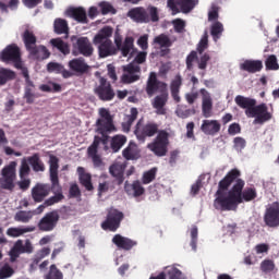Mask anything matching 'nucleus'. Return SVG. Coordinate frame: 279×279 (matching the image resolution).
<instances>
[{
  "mask_svg": "<svg viewBox=\"0 0 279 279\" xmlns=\"http://www.w3.org/2000/svg\"><path fill=\"white\" fill-rule=\"evenodd\" d=\"M257 197L256 187L245 189V181L241 179V170L233 168L218 183L214 208L221 213H230V210H236L239 204L254 202Z\"/></svg>",
  "mask_w": 279,
  "mask_h": 279,
  "instance_id": "f257e3e1",
  "label": "nucleus"
},
{
  "mask_svg": "<svg viewBox=\"0 0 279 279\" xmlns=\"http://www.w3.org/2000/svg\"><path fill=\"white\" fill-rule=\"evenodd\" d=\"M134 134L140 143H145L147 138H151L157 134L155 140L147 145V148L159 158L167 156V153L169 151L170 134L167 130H159L158 123L148 122L143 125L141 124V121H138L135 125Z\"/></svg>",
  "mask_w": 279,
  "mask_h": 279,
  "instance_id": "f03ea898",
  "label": "nucleus"
},
{
  "mask_svg": "<svg viewBox=\"0 0 279 279\" xmlns=\"http://www.w3.org/2000/svg\"><path fill=\"white\" fill-rule=\"evenodd\" d=\"M145 93L147 97H154L151 106L156 110L157 114H167V108H165L169 101V85L166 82L158 80L156 72H150L146 81ZM159 93V95H158Z\"/></svg>",
  "mask_w": 279,
  "mask_h": 279,
  "instance_id": "7ed1b4c3",
  "label": "nucleus"
},
{
  "mask_svg": "<svg viewBox=\"0 0 279 279\" xmlns=\"http://www.w3.org/2000/svg\"><path fill=\"white\" fill-rule=\"evenodd\" d=\"M236 106L245 110V114L248 119H254V123L263 125L267 121H271V113L268 111L266 104L256 106V99L238 95L234 99Z\"/></svg>",
  "mask_w": 279,
  "mask_h": 279,
  "instance_id": "20e7f679",
  "label": "nucleus"
},
{
  "mask_svg": "<svg viewBox=\"0 0 279 279\" xmlns=\"http://www.w3.org/2000/svg\"><path fill=\"white\" fill-rule=\"evenodd\" d=\"M112 27L105 26L94 37V45H98L99 58H108L117 54V48L112 45L110 37L112 36Z\"/></svg>",
  "mask_w": 279,
  "mask_h": 279,
  "instance_id": "39448f33",
  "label": "nucleus"
},
{
  "mask_svg": "<svg viewBox=\"0 0 279 279\" xmlns=\"http://www.w3.org/2000/svg\"><path fill=\"white\" fill-rule=\"evenodd\" d=\"M19 163L16 161H11L9 165L4 166L0 172V191H14L16 184V167Z\"/></svg>",
  "mask_w": 279,
  "mask_h": 279,
  "instance_id": "423d86ee",
  "label": "nucleus"
},
{
  "mask_svg": "<svg viewBox=\"0 0 279 279\" xmlns=\"http://www.w3.org/2000/svg\"><path fill=\"white\" fill-rule=\"evenodd\" d=\"M72 56H84L90 58L95 53V48L88 37L72 36Z\"/></svg>",
  "mask_w": 279,
  "mask_h": 279,
  "instance_id": "0eeeda50",
  "label": "nucleus"
},
{
  "mask_svg": "<svg viewBox=\"0 0 279 279\" xmlns=\"http://www.w3.org/2000/svg\"><path fill=\"white\" fill-rule=\"evenodd\" d=\"M125 219V214L117 208H110L105 221L101 222V229L109 232H117L121 228V221Z\"/></svg>",
  "mask_w": 279,
  "mask_h": 279,
  "instance_id": "6e6552de",
  "label": "nucleus"
},
{
  "mask_svg": "<svg viewBox=\"0 0 279 279\" xmlns=\"http://www.w3.org/2000/svg\"><path fill=\"white\" fill-rule=\"evenodd\" d=\"M94 93L100 101H112V99H114L117 96L114 88H112V84H110L108 78L104 76L98 77Z\"/></svg>",
  "mask_w": 279,
  "mask_h": 279,
  "instance_id": "1a4fd4ad",
  "label": "nucleus"
},
{
  "mask_svg": "<svg viewBox=\"0 0 279 279\" xmlns=\"http://www.w3.org/2000/svg\"><path fill=\"white\" fill-rule=\"evenodd\" d=\"M199 4V0H167V8L171 10L172 14H190Z\"/></svg>",
  "mask_w": 279,
  "mask_h": 279,
  "instance_id": "9d476101",
  "label": "nucleus"
},
{
  "mask_svg": "<svg viewBox=\"0 0 279 279\" xmlns=\"http://www.w3.org/2000/svg\"><path fill=\"white\" fill-rule=\"evenodd\" d=\"M99 119L96 121V132H117V126L114 125V119L110 114V110L106 108L99 109Z\"/></svg>",
  "mask_w": 279,
  "mask_h": 279,
  "instance_id": "9b49d317",
  "label": "nucleus"
},
{
  "mask_svg": "<svg viewBox=\"0 0 279 279\" xmlns=\"http://www.w3.org/2000/svg\"><path fill=\"white\" fill-rule=\"evenodd\" d=\"M60 221V214L58 210H52L44 215V217L37 223V228L40 232H53Z\"/></svg>",
  "mask_w": 279,
  "mask_h": 279,
  "instance_id": "f8f14e48",
  "label": "nucleus"
},
{
  "mask_svg": "<svg viewBox=\"0 0 279 279\" xmlns=\"http://www.w3.org/2000/svg\"><path fill=\"white\" fill-rule=\"evenodd\" d=\"M2 62H13L15 69H22L21 48L12 44L9 45L1 53Z\"/></svg>",
  "mask_w": 279,
  "mask_h": 279,
  "instance_id": "ddd939ff",
  "label": "nucleus"
},
{
  "mask_svg": "<svg viewBox=\"0 0 279 279\" xmlns=\"http://www.w3.org/2000/svg\"><path fill=\"white\" fill-rule=\"evenodd\" d=\"M33 251L34 246L29 240H26L25 244H23V240H17L10 251L11 260H16L21 254H32Z\"/></svg>",
  "mask_w": 279,
  "mask_h": 279,
  "instance_id": "4468645a",
  "label": "nucleus"
},
{
  "mask_svg": "<svg viewBox=\"0 0 279 279\" xmlns=\"http://www.w3.org/2000/svg\"><path fill=\"white\" fill-rule=\"evenodd\" d=\"M51 193V185L49 183H37L32 189V198L36 204H40V202H45V197H49Z\"/></svg>",
  "mask_w": 279,
  "mask_h": 279,
  "instance_id": "2eb2a0df",
  "label": "nucleus"
},
{
  "mask_svg": "<svg viewBox=\"0 0 279 279\" xmlns=\"http://www.w3.org/2000/svg\"><path fill=\"white\" fill-rule=\"evenodd\" d=\"M68 66L74 75H85V73L90 71V65L82 57L70 60Z\"/></svg>",
  "mask_w": 279,
  "mask_h": 279,
  "instance_id": "dca6fc26",
  "label": "nucleus"
},
{
  "mask_svg": "<svg viewBox=\"0 0 279 279\" xmlns=\"http://www.w3.org/2000/svg\"><path fill=\"white\" fill-rule=\"evenodd\" d=\"M112 132L117 131H104L102 133H100V131H97V133L100 134V136L95 135L94 141L89 147L99 150V145H102L104 151H109L110 146L108 144L110 143V134H112Z\"/></svg>",
  "mask_w": 279,
  "mask_h": 279,
  "instance_id": "f3484780",
  "label": "nucleus"
},
{
  "mask_svg": "<svg viewBox=\"0 0 279 279\" xmlns=\"http://www.w3.org/2000/svg\"><path fill=\"white\" fill-rule=\"evenodd\" d=\"M125 163L121 162H114L109 167V173L114 178V182L118 184V186H121L123 182H125V169H126Z\"/></svg>",
  "mask_w": 279,
  "mask_h": 279,
  "instance_id": "a211bd4d",
  "label": "nucleus"
},
{
  "mask_svg": "<svg viewBox=\"0 0 279 279\" xmlns=\"http://www.w3.org/2000/svg\"><path fill=\"white\" fill-rule=\"evenodd\" d=\"M202 95V112L205 119H210L213 117V97H210V93L206 90V88H202L199 90Z\"/></svg>",
  "mask_w": 279,
  "mask_h": 279,
  "instance_id": "6ab92c4d",
  "label": "nucleus"
},
{
  "mask_svg": "<svg viewBox=\"0 0 279 279\" xmlns=\"http://www.w3.org/2000/svg\"><path fill=\"white\" fill-rule=\"evenodd\" d=\"M112 243L114 246L118 247V250H124V252H130V250H132V247H136V245H138V242H136L130 238H125L121 234H116L112 238Z\"/></svg>",
  "mask_w": 279,
  "mask_h": 279,
  "instance_id": "aec40b11",
  "label": "nucleus"
},
{
  "mask_svg": "<svg viewBox=\"0 0 279 279\" xmlns=\"http://www.w3.org/2000/svg\"><path fill=\"white\" fill-rule=\"evenodd\" d=\"M201 130L206 136H217L221 132V123L219 120H203Z\"/></svg>",
  "mask_w": 279,
  "mask_h": 279,
  "instance_id": "412c9836",
  "label": "nucleus"
},
{
  "mask_svg": "<svg viewBox=\"0 0 279 279\" xmlns=\"http://www.w3.org/2000/svg\"><path fill=\"white\" fill-rule=\"evenodd\" d=\"M264 222L268 228H279V207L267 208Z\"/></svg>",
  "mask_w": 279,
  "mask_h": 279,
  "instance_id": "4be33fe9",
  "label": "nucleus"
},
{
  "mask_svg": "<svg viewBox=\"0 0 279 279\" xmlns=\"http://www.w3.org/2000/svg\"><path fill=\"white\" fill-rule=\"evenodd\" d=\"M28 52V58L32 60H47L49 56H51V52H49V49L43 45H35L31 49L26 50Z\"/></svg>",
  "mask_w": 279,
  "mask_h": 279,
  "instance_id": "5701e85b",
  "label": "nucleus"
},
{
  "mask_svg": "<svg viewBox=\"0 0 279 279\" xmlns=\"http://www.w3.org/2000/svg\"><path fill=\"white\" fill-rule=\"evenodd\" d=\"M129 19L135 23H149V14L143 7H136L128 12Z\"/></svg>",
  "mask_w": 279,
  "mask_h": 279,
  "instance_id": "b1692460",
  "label": "nucleus"
},
{
  "mask_svg": "<svg viewBox=\"0 0 279 279\" xmlns=\"http://www.w3.org/2000/svg\"><path fill=\"white\" fill-rule=\"evenodd\" d=\"M54 195L45 201V206H53L54 204H60L64 199V194H62V185L60 183H51V190Z\"/></svg>",
  "mask_w": 279,
  "mask_h": 279,
  "instance_id": "393cba45",
  "label": "nucleus"
},
{
  "mask_svg": "<svg viewBox=\"0 0 279 279\" xmlns=\"http://www.w3.org/2000/svg\"><path fill=\"white\" fill-rule=\"evenodd\" d=\"M60 159H58L54 155L50 156L49 159V173H50V182L51 184H60V178L58 177V169H60Z\"/></svg>",
  "mask_w": 279,
  "mask_h": 279,
  "instance_id": "a878e982",
  "label": "nucleus"
},
{
  "mask_svg": "<svg viewBox=\"0 0 279 279\" xmlns=\"http://www.w3.org/2000/svg\"><path fill=\"white\" fill-rule=\"evenodd\" d=\"M180 88H182V75L177 74L170 83L171 97L175 104L182 101V98L180 97Z\"/></svg>",
  "mask_w": 279,
  "mask_h": 279,
  "instance_id": "bb28decb",
  "label": "nucleus"
},
{
  "mask_svg": "<svg viewBox=\"0 0 279 279\" xmlns=\"http://www.w3.org/2000/svg\"><path fill=\"white\" fill-rule=\"evenodd\" d=\"M241 71H246V73H259L263 71V61L260 60H245L240 64Z\"/></svg>",
  "mask_w": 279,
  "mask_h": 279,
  "instance_id": "cd10ccee",
  "label": "nucleus"
},
{
  "mask_svg": "<svg viewBox=\"0 0 279 279\" xmlns=\"http://www.w3.org/2000/svg\"><path fill=\"white\" fill-rule=\"evenodd\" d=\"M122 156L125 160H138V158H141L138 145L134 142H130L128 147L123 149Z\"/></svg>",
  "mask_w": 279,
  "mask_h": 279,
  "instance_id": "c85d7f7f",
  "label": "nucleus"
},
{
  "mask_svg": "<svg viewBox=\"0 0 279 279\" xmlns=\"http://www.w3.org/2000/svg\"><path fill=\"white\" fill-rule=\"evenodd\" d=\"M77 173L82 186H84L86 191H93L95 187L93 186V177L90 175V173H87L84 167H78Z\"/></svg>",
  "mask_w": 279,
  "mask_h": 279,
  "instance_id": "c756f323",
  "label": "nucleus"
},
{
  "mask_svg": "<svg viewBox=\"0 0 279 279\" xmlns=\"http://www.w3.org/2000/svg\"><path fill=\"white\" fill-rule=\"evenodd\" d=\"M124 191L128 195H133V197H141V195L145 194V187L140 181H134L132 184L128 183L124 184Z\"/></svg>",
  "mask_w": 279,
  "mask_h": 279,
  "instance_id": "7c9ffc66",
  "label": "nucleus"
},
{
  "mask_svg": "<svg viewBox=\"0 0 279 279\" xmlns=\"http://www.w3.org/2000/svg\"><path fill=\"white\" fill-rule=\"evenodd\" d=\"M69 15L74 19L77 23L86 25L88 23V16L86 15V9L78 7L72 8L68 11Z\"/></svg>",
  "mask_w": 279,
  "mask_h": 279,
  "instance_id": "2f4dec72",
  "label": "nucleus"
},
{
  "mask_svg": "<svg viewBox=\"0 0 279 279\" xmlns=\"http://www.w3.org/2000/svg\"><path fill=\"white\" fill-rule=\"evenodd\" d=\"M28 165H31L35 173H40V172L43 173L47 169L45 167V162L43 161V159H40V154L38 153H35L28 157Z\"/></svg>",
  "mask_w": 279,
  "mask_h": 279,
  "instance_id": "473e14b6",
  "label": "nucleus"
},
{
  "mask_svg": "<svg viewBox=\"0 0 279 279\" xmlns=\"http://www.w3.org/2000/svg\"><path fill=\"white\" fill-rule=\"evenodd\" d=\"M125 143H128V136L123 134H117L110 140V149L113 154H118V151H121V148L123 145H125Z\"/></svg>",
  "mask_w": 279,
  "mask_h": 279,
  "instance_id": "72a5a7b5",
  "label": "nucleus"
},
{
  "mask_svg": "<svg viewBox=\"0 0 279 279\" xmlns=\"http://www.w3.org/2000/svg\"><path fill=\"white\" fill-rule=\"evenodd\" d=\"M118 49L121 51L123 58H128L129 53L134 56V51H136V48H134V37H125L123 44Z\"/></svg>",
  "mask_w": 279,
  "mask_h": 279,
  "instance_id": "f704fd0d",
  "label": "nucleus"
},
{
  "mask_svg": "<svg viewBox=\"0 0 279 279\" xmlns=\"http://www.w3.org/2000/svg\"><path fill=\"white\" fill-rule=\"evenodd\" d=\"M22 40L24 43V47L26 51L28 49H32V47H36L37 38L34 32L29 29H25L24 33L22 34Z\"/></svg>",
  "mask_w": 279,
  "mask_h": 279,
  "instance_id": "c9c22d12",
  "label": "nucleus"
},
{
  "mask_svg": "<svg viewBox=\"0 0 279 279\" xmlns=\"http://www.w3.org/2000/svg\"><path fill=\"white\" fill-rule=\"evenodd\" d=\"M12 80H16V72L1 68L0 69V86H5L8 82H12Z\"/></svg>",
  "mask_w": 279,
  "mask_h": 279,
  "instance_id": "e433bc0d",
  "label": "nucleus"
},
{
  "mask_svg": "<svg viewBox=\"0 0 279 279\" xmlns=\"http://www.w3.org/2000/svg\"><path fill=\"white\" fill-rule=\"evenodd\" d=\"M36 215V211L32 210H19L14 215V221H17L20 223H29L31 219H34V216Z\"/></svg>",
  "mask_w": 279,
  "mask_h": 279,
  "instance_id": "4c0bfd02",
  "label": "nucleus"
},
{
  "mask_svg": "<svg viewBox=\"0 0 279 279\" xmlns=\"http://www.w3.org/2000/svg\"><path fill=\"white\" fill-rule=\"evenodd\" d=\"M34 88H36V85H34V83H32V85L29 83L25 84L24 99H26V104H34L35 99H38V97H40L34 92Z\"/></svg>",
  "mask_w": 279,
  "mask_h": 279,
  "instance_id": "58836bf2",
  "label": "nucleus"
},
{
  "mask_svg": "<svg viewBox=\"0 0 279 279\" xmlns=\"http://www.w3.org/2000/svg\"><path fill=\"white\" fill-rule=\"evenodd\" d=\"M36 227L34 226H28L24 228H10L7 231V234L9 236H23V234H27V232H35Z\"/></svg>",
  "mask_w": 279,
  "mask_h": 279,
  "instance_id": "ea45409f",
  "label": "nucleus"
},
{
  "mask_svg": "<svg viewBox=\"0 0 279 279\" xmlns=\"http://www.w3.org/2000/svg\"><path fill=\"white\" fill-rule=\"evenodd\" d=\"M52 47L58 49L63 56H69L71 53V48L69 47V44L64 43V40L60 38H54L50 40Z\"/></svg>",
  "mask_w": 279,
  "mask_h": 279,
  "instance_id": "a19ab883",
  "label": "nucleus"
},
{
  "mask_svg": "<svg viewBox=\"0 0 279 279\" xmlns=\"http://www.w3.org/2000/svg\"><path fill=\"white\" fill-rule=\"evenodd\" d=\"M53 29L56 34H69V22L64 19H56Z\"/></svg>",
  "mask_w": 279,
  "mask_h": 279,
  "instance_id": "79ce46f5",
  "label": "nucleus"
},
{
  "mask_svg": "<svg viewBox=\"0 0 279 279\" xmlns=\"http://www.w3.org/2000/svg\"><path fill=\"white\" fill-rule=\"evenodd\" d=\"M165 271L166 278L168 279H186V277H184V274H182V270H180L175 266H167L165 268Z\"/></svg>",
  "mask_w": 279,
  "mask_h": 279,
  "instance_id": "37998d69",
  "label": "nucleus"
},
{
  "mask_svg": "<svg viewBox=\"0 0 279 279\" xmlns=\"http://www.w3.org/2000/svg\"><path fill=\"white\" fill-rule=\"evenodd\" d=\"M223 34V24L219 21H216L210 26V35L215 43L221 38V35Z\"/></svg>",
  "mask_w": 279,
  "mask_h": 279,
  "instance_id": "c03bdc74",
  "label": "nucleus"
},
{
  "mask_svg": "<svg viewBox=\"0 0 279 279\" xmlns=\"http://www.w3.org/2000/svg\"><path fill=\"white\" fill-rule=\"evenodd\" d=\"M98 151L99 150L97 148H93L92 146L87 148V156L92 158L94 167H101V165H104L101 156H99Z\"/></svg>",
  "mask_w": 279,
  "mask_h": 279,
  "instance_id": "a18cd8bd",
  "label": "nucleus"
},
{
  "mask_svg": "<svg viewBox=\"0 0 279 279\" xmlns=\"http://www.w3.org/2000/svg\"><path fill=\"white\" fill-rule=\"evenodd\" d=\"M29 173H32V168H29V160L28 157H24L20 166V179L25 180Z\"/></svg>",
  "mask_w": 279,
  "mask_h": 279,
  "instance_id": "49530a36",
  "label": "nucleus"
},
{
  "mask_svg": "<svg viewBox=\"0 0 279 279\" xmlns=\"http://www.w3.org/2000/svg\"><path fill=\"white\" fill-rule=\"evenodd\" d=\"M154 43L156 45H159L161 48H169L171 45H173V41H171V38L165 34H160L157 37H155Z\"/></svg>",
  "mask_w": 279,
  "mask_h": 279,
  "instance_id": "de8ad7c7",
  "label": "nucleus"
},
{
  "mask_svg": "<svg viewBox=\"0 0 279 279\" xmlns=\"http://www.w3.org/2000/svg\"><path fill=\"white\" fill-rule=\"evenodd\" d=\"M266 71H279L278 58L270 54L265 61Z\"/></svg>",
  "mask_w": 279,
  "mask_h": 279,
  "instance_id": "09e8293b",
  "label": "nucleus"
},
{
  "mask_svg": "<svg viewBox=\"0 0 279 279\" xmlns=\"http://www.w3.org/2000/svg\"><path fill=\"white\" fill-rule=\"evenodd\" d=\"M206 49H208V31L204 32L199 43L197 44L196 53H199V56H202V53H204Z\"/></svg>",
  "mask_w": 279,
  "mask_h": 279,
  "instance_id": "8fccbe9b",
  "label": "nucleus"
},
{
  "mask_svg": "<svg viewBox=\"0 0 279 279\" xmlns=\"http://www.w3.org/2000/svg\"><path fill=\"white\" fill-rule=\"evenodd\" d=\"M198 57H197V51L196 50H192L185 59V64H186V70L187 71H193L194 66H195V62H197Z\"/></svg>",
  "mask_w": 279,
  "mask_h": 279,
  "instance_id": "3c124183",
  "label": "nucleus"
},
{
  "mask_svg": "<svg viewBox=\"0 0 279 279\" xmlns=\"http://www.w3.org/2000/svg\"><path fill=\"white\" fill-rule=\"evenodd\" d=\"M208 62H210V54L208 52H203L197 60V68L201 71H206L208 68Z\"/></svg>",
  "mask_w": 279,
  "mask_h": 279,
  "instance_id": "603ef678",
  "label": "nucleus"
},
{
  "mask_svg": "<svg viewBox=\"0 0 279 279\" xmlns=\"http://www.w3.org/2000/svg\"><path fill=\"white\" fill-rule=\"evenodd\" d=\"M156 171H158V169L151 168L150 170L144 172L142 178L143 184H150V182H154V180H156Z\"/></svg>",
  "mask_w": 279,
  "mask_h": 279,
  "instance_id": "864d4df0",
  "label": "nucleus"
},
{
  "mask_svg": "<svg viewBox=\"0 0 279 279\" xmlns=\"http://www.w3.org/2000/svg\"><path fill=\"white\" fill-rule=\"evenodd\" d=\"M190 234H191L190 245H191L192 250L195 252V251H197V236H198L197 226H192V228L190 230Z\"/></svg>",
  "mask_w": 279,
  "mask_h": 279,
  "instance_id": "5fc2aeb1",
  "label": "nucleus"
},
{
  "mask_svg": "<svg viewBox=\"0 0 279 279\" xmlns=\"http://www.w3.org/2000/svg\"><path fill=\"white\" fill-rule=\"evenodd\" d=\"M62 278H63L62 271H60V269H58L56 264H52L50 266V270H49L48 275L46 276V279H62Z\"/></svg>",
  "mask_w": 279,
  "mask_h": 279,
  "instance_id": "6e6d98bb",
  "label": "nucleus"
},
{
  "mask_svg": "<svg viewBox=\"0 0 279 279\" xmlns=\"http://www.w3.org/2000/svg\"><path fill=\"white\" fill-rule=\"evenodd\" d=\"M101 14H117V9L110 4V2H100L99 3Z\"/></svg>",
  "mask_w": 279,
  "mask_h": 279,
  "instance_id": "4d7b16f0",
  "label": "nucleus"
},
{
  "mask_svg": "<svg viewBox=\"0 0 279 279\" xmlns=\"http://www.w3.org/2000/svg\"><path fill=\"white\" fill-rule=\"evenodd\" d=\"M138 80H141L140 74H129V73L125 72L121 76L122 84H134V82H138Z\"/></svg>",
  "mask_w": 279,
  "mask_h": 279,
  "instance_id": "13d9d810",
  "label": "nucleus"
},
{
  "mask_svg": "<svg viewBox=\"0 0 279 279\" xmlns=\"http://www.w3.org/2000/svg\"><path fill=\"white\" fill-rule=\"evenodd\" d=\"M172 25L177 34H184V29L186 27V22L184 20L175 19L172 21Z\"/></svg>",
  "mask_w": 279,
  "mask_h": 279,
  "instance_id": "bf43d9fd",
  "label": "nucleus"
},
{
  "mask_svg": "<svg viewBox=\"0 0 279 279\" xmlns=\"http://www.w3.org/2000/svg\"><path fill=\"white\" fill-rule=\"evenodd\" d=\"M260 269L264 274H270V271L276 269V264H274V260L271 259H265L260 264Z\"/></svg>",
  "mask_w": 279,
  "mask_h": 279,
  "instance_id": "052dcab7",
  "label": "nucleus"
},
{
  "mask_svg": "<svg viewBox=\"0 0 279 279\" xmlns=\"http://www.w3.org/2000/svg\"><path fill=\"white\" fill-rule=\"evenodd\" d=\"M246 145H247V142L245 141V138L241 136L234 137L233 147L235 151H243Z\"/></svg>",
  "mask_w": 279,
  "mask_h": 279,
  "instance_id": "680f3d73",
  "label": "nucleus"
},
{
  "mask_svg": "<svg viewBox=\"0 0 279 279\" xmlns=\"http://www.w3.org/2000/svg\"><path fill=\"white\" fill-rule=\"evenodd\" d=\"M123 71L124 73H129L130 75H138V73H141V65L129 63L123 68Z\"/></svg>",
  "mask_w": 279,
  "mask_h": 279,
  "instance_id": "e2e57ef3",
  "label": "nucleus"
},
{
  "mask_svg": "<svg viewBox=\"0 0 279 279\" xmlns=\"http://www.w3.org/2000/svg\"><path fill=\"white\" fill-rule=\"evenodd\" d=\"M138 47L142 48V51H147L149 49V35H143L137 39Z\"/></svg>",
  "mask_w": 279,
  "mask_h": 279,
  "instance_id": "0e129e2a",
  "label": "nucleus"
},
{
  "mask_svg": "<svg viewBox=\"0 0 279 279\" xmlns=\"http://www.w3.org/2000/svg\"><path fill=\"white\" fill-rule=\"evenodd\" d=\"M64 65L57 63V62H49L47 64V71L48 73H57L60 74Z\"/></svg>",
  "mask_w": 279,
  "mask_h": 279,
  "instance_id": "69168bd1",
  "label": "nucleus"
},
{
  "mask_svg": "<svg viewBox=\"0 0 279 279\" xmlns=\"http://www.w3.org/2000/svg\"><path fill=\"white\" fill-rule=\"evenodd\" d=\"M14 275V269L10 266H3L0 269V279L11 278Z\"/></svg>",
  "mask_w": 279,
  "mask_h": 279,
  "instance_id": "338daca9",
  "label": "nucleus"
},
{
  "mask_svg": "<svg viewBox=\"0 0 279 279\" xmlns=\"http://www.w3.org/2000/svg\"><path fill=\"white\" fill-rule=\"evenodd\" d=\"M202 180H204V177L201 175L196 182L192 185L191 187V193L192 195H197L199 193V191L202 190Z\"/></svg>",
  "mask_w": 279,
  "mask_h": 279,
  "instance_id": "774afa93",
  "label": "nucleus"
}]
</instances>
